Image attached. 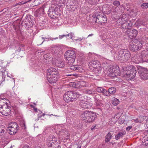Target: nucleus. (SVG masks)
Returning <instances> with one entry per match:
<instances>
[{
    "label": "nucleus",
    "instance_id": "1",
    "mask_svg": "<svg viewBox=\"0 0 148 148\" xmlns=\"http://www.w3.org/2000/svg\"><path fill=\"white\" fill-rule=\"evenodd\" d=\"M95 113L90 111H85L81 115L82 119L85 122L90 123L93 122L96 117Z\"/></svg>",
    "mask_w": 148,
    "mask_h": 148
},
{
    "label": "nucleus",
    "instance_id": "2",
    "mask_svg": "<svg viewBox=\"0 0 148 148\" xmlns=\"http://www.w3.org/2000/svg\"><path fill=\"white\" fill-rule=\"evenodd\" d=\"M81 95L78 92L75 91H69L66 92L63 96L64 100L69 102L76 100Z\"/></svg>",
    "mask_w": 148,
    "mask_h": 148
},
{
    "label": "nucleus",
    "instance_id": "3",
    "mask_svg": "<svg viewBox=\"0 0 148 148\" xmlns=\"http://www.w3.org/2000/svg\"><path fill=\"white\" fill-rule=\"evenodd\" d=\"M118 59L121 62H125L128 60L131 56L130 51L126 49H122L118 51Z\"/></svg>",
    "mask_w": 148,
    "mask_h": 148
},
{
    "label": "nucleus",
    "instance_id": "4",
    "mask_svg": "<svg viewBox=\"0 0 148 148\" xmlns=\"http://www.w3.org/2000/svg\"><path fill=\"white\" fill-rule=\"evenodd\" d=\"M64 57L68 63L70 65H72L76 58L75 52L73 50H68L65 52Z\"/></svg>",
    "mask_w": 148,
    "mask_h": 148
},
{
    "label": "nucleus",
    "instance_id": "5",
    "mask_svg": "<svg viewBox=\"0 0 148 148\" xmlns=\"http://www.w3.org/2000/svg\"><path fill=\"white\" fill-rule=\"evenodd\" d=\"M130 70H126L123 72L124 76L128 80L134 78L135 77L137 72L135 66L132 65L130 66Z\"/></svg>",
    "mask_w": 148,
    "mask_h": 148
},
{
    "label": "nucleus",
    "instance_id": "6",
    "mask_svg": "<svg viewBox=\"0 0 148 148\" xmlns=\"http://www.w3.org/2000/svg\"><path fill=\"white\" fill-rule=\"evenodd\" d=\"M137 69L141 79L144 80L148 79V70L146 68L138 66Z\"/></svg>",
    "mask_w": 148,
    "mask_h": 148
},
{
    "label": "nucleus",
    "instance_id": "7",
    "mask_svg": "<svg viewBox=\"0 0 148 148\" xmlns=\"http://www.w3.org/2000/svg\"><path fill=\"white\" fill-rule=\"evenodd\" d=\"M142 43L137 40H135L130 43L129 48L132 51H136L140 49L142 47Z\"/></svg>",
    "mask_w": 148,
    "mask_h": 148
},
{
    "label": "nucleus",
    "instance_id": "8",
    "mask_svg": "<svg viewBox=\"0 0 148 148\" xmlns=\"http://www.w3.org/2000/svg\"><path fill=\"white\" fill-rule=\"evenodd\" d=\"M18 125L16 123L11 122L9 124L7 130L10 134L13 135L15 134L18 131Z\"/></svg>",
    "mask_w": 148,
    "mask_h": 148
},
{
    "label": "nucleus",
    "instance_id": "9",
    "mask_svg": "<svg viewBox=\"0 0 148 148\" xmlns=\"http://www.w3.org/2000/svg\"><path fill=\"white\" fill-rule=\"evenodd\" d=\"M11 112L10 104L4 106L2 108H0V113L3 115L7 116L10 114Z\"/></svg>",
    "mask_w": 148,
    "mask_h": 148
},
{
    "label": "nucleus",
    "instance_id": "10",
    "mask_svg": "<svg viewBox=\"0 0 148 148\" xmlns=\"http://www.w3.org/2000/svg\"><path fill=\"white\" fill-rule=\"evenodd\" d=\"M56 8H54L51 6L49 8L48 11V14L49 17L53 19L57 18L58 16V12H57Z\"/></svg>",
    "mask_w": 148,
    "mask_h": 148
},
{
    "label": "nucleus",
    "instance_id": "11",
    "mask_svg": "<svg viewBox=\"0 0 148 148\" xmlns=\"http://www.w3.org/2000/svg\"><path fill=\"white\" fill-rule=\"evenodd\" d=\"M45 8V6L43 5L37 10L34 13L35 16L37 17H40L41 16H42V15L44 14V8Z\"/></svg>",
    "mask_w": 148,
    "mask_h": 148
},
{
    "label": "nucleus",
    "instance_id": "12",
    "mask_svg": "<svg viewBox=\"0 0 148 148\" xmlns=\"http://www.w3.org/2000/svg\"><path fill=\"white\" fill-rule=\"evenodd\" d=\"M59 76L58 74L55 75V76L51 75L49 77L48 76L47 77V79L48 82L51 84L56 82L58 81Z\"/></svg>",
    "mask_w": 148,
    "mask_h": 148
},
{
    "label": "nucleus",
    "instance_id": "13",
    "mask_svg": "<svg viewBox=\"0 0 148 148\" xmlns=\"http://www.w3.org/2000/svg\"><path fill=\"white\" fill-rule=\"evenodd\" d=\"M9 101L6 98H1L0 99V108H2L4 106H7V105H10Z\"/></svg>",
    "mask_w": 148,
    "mask_h": 148
},
{
    "label": "nucleus",
    "instance_id": "14",
    "mask_svg": "<svg viewBox=\"0 0 148 148\" xmlns=\"http://www.w3.org/2000/svg\"><path fill=\"white\" fill-rule=\"evenodd\" d=\"M90 64L93 68L97 69V70H100L101 69V65L97 60H92Z\"/></svg>",
    "mask_w": 148,
    "mask_h": 148
},
{
    "label": "nucleus",
    "instance_id": "15",
    "mask_svg": "<svg viewBox=\"0 0 148 148\" xmlns=\"http://www.w3.org/2000/svg\"><path fill=\"white\" fill-rule=\"evenodd\" d=\"M80 107L84 109H88L90 108L91 106L89 102L84 100H81L79 102Z\"/></svg>",
    "mask_w": 148,
    "mask_h": 148
},
{
    "label": "nucleus",
    "instance_id": "16",
    "mask_svg": "<svg viewBox=\"0 0 148 148\" xmlns=\"http://www.w3.org/2000/svg\"><path fill=\"white\" fill-rule=\"evenodd\" d=\"M132 60H134V61L136 64L143 62L142 53L141 55L136 54L133 57Z\"/></svg>",
    "mask_w": 148,
    "mask_h": 148
},
{
    "label": "nucleus",
    "instance_id": "17",
    "mask_svg": "<svg viewBox=\"0 0 148 148\" xmlns=\"http://www.w3.org/2000/svg\"><path fill=\"white\" fill-rule=\"evenodd\" d=\"M47 73L48 76L54 75L58 74V73L57 70L53 67L49 68L47 70Z\"/></svg>",
    "mask_w": 148,
    "mask_h": 148
},
{
    "label": "nucleus",
    "instance_id": "18",
    "mask_svg": "<svg viewBox=\"0 0 148 148\" xmlns=\"http://www.w3.org/2000/svg\"><path fill=\"white\" fill-rule=\"evenodd\" d=\"M128 32H129L128 35L131 39L136 37L138 33V31L135 29L128 30Z\"/></svg>",
    "mask_w": 148,
    "mask_h": 148
},
{
    "label": "nucleus",
    "instance_id": "19",
    "mask_svg": "<svg viewBox=\"0 0 148 148\" xmlns=\"http://www.w3.org/2000/svg\"><path fill=\"white\" fill-rule=\"evenodd\" d=\"M92 17L93 18V20L94 21H95V23L103 22L101 21V18H103L100 16V15L97 13L93 14L92 16ZM103 22L105 23V22L104 21Z\"/></svg>",
    "mask_w": 148,
    "mask_h": 148
},
{
    "label": "nucleus",
    "instance_id": "20",
    "mask_svg": "<svg viewBox=\"0 0 148 148\" xmlns=\"http://www.w3.org/2000/svg\"><path fill=\"white\" fill-rule=\"evenodd\" d=\"M96 90L99 93H102L105 96H109V94L108 92V91L103 88L101 87H98L97 88Z\"/></svg>",
    "mask_w": 148,
    "mask_h": 148
},
{
    "label": "nucleus",
    "instance_id": "21",
    "mask_svg": "<svg viewBox=\"0 0 148 148\" xmlns=\"http://www.w3.org/2000/svg\"><path fill=\"white\" fill-rule=\"evenodd\" d=\"M53 136L49 137L47 140V143L48 146L49 147L55 146L54 142H53Z\"/></svg>",
    "mask_w": 148,
    "mask_h": 148
},
{
    "label": "nucleus",
    "instance_id": "22",
    "mask_svg": "<svg viewBox=\"0 0 148 148\" xmlns=\"http://www.w3.org/2000/svg\"><path fill=\"white\" fill-rule=\"evenodd\" d=\"M52 59L50 54L48 53L44 55V60L45 62L47 63L51 61Z\"/></svg>",
    "mask_w": 148,
    "mask_h": 148
},
{
    "label": "nucleus",
    "instance_id": "23",
    "mask_svg": "<svg viewBox=\"0 0 148 148\" xmlns=\"http://www.w3.org/2000/svg\"><path fill=\"white\" fill-rule=\"evenodd\" d=\"M143 62H148V51H144L142 52Z\"/></svg>",
    "mask_w": 148,
    "mask_h": 148
},
{
    "label": "nucleus",
    "instance_id": "24",
    "mask_svg": "<svg viewBox=\"0 0 148 148\" xmlns=\"http://www.w3.org/2000/svg\"><path fill=\"white\" fill-rule=\"evenodd\" d=\"M107 73L108 75L112 77V76H113V73H114V70L113 66L112 65H110V66H109L108 68H107Z\"/></svg>",
    "mask_w": 148,
    "mask_h": 148
},
{
    "label": "nucleus",
    "instance_id": "25",
    "mask_svg": "<svg viewBox=\"0 0 148 148\" xmlns=\"http://www.w3.org/2000/svg\"><path fill=\"white\" fill-rule=\"evenodd\" d=\"M126 134L125 131H123L121 132H119L115 136V138L116 140H118L119 139L122 138L123 136Z\"/></svg>",
    "mask_w": 148,
    "mask_h": 148
},
{
    "label": "nucleus",
    "instance_id": "26",
    "mask_svg": "<svg viewBox=\"0 0 148 148\" xmlns=\"http://www.w3.org/2000/svg\"><path fill=\"white\" fill-rule=\"evenodd\" d=\"M6 128L5 126L3 125L0 126V136H4L6 133Z\"/></svg>",
    "mask_w": 148,
    "mask_h": 148
},
{
    "label": "nucleus",
    "instance_id": "27",
    "mask_svg": "<svg viewBox=\"0 0 148 148\" xmlns=\"http://www.w3.org/2000/svg\"><path fill=\"white\" fill-rule=\"evenodd\" d=\"M77 87H82L86 86L87 85L86 82L83 81H80L76 83L75 84Z\"/></svg>",
    "mask_w": 148,
    "mask_h": 148
},
{
    "label": "nucleus",
    "instance_id": "28",
    "mask_svg": "<svg viewBox=\"0 0 148 148\" xmlns=\"http://www.w3.org/2000/svg\"><path fill=\"white\" fill-rule=\"evenodd\" d=\"M56 65L60 68L63 67L65 66V62L62 60H59L57 62Z\"/></svg>",
    "mask_w": 148,
    "mask_h": 148
},
{
    "label": "nucleus",
    "instance_id": "29",
    "mask_svg": "<svg viewBox=\"0 0 148 148\" xmlns=\"http://www.w3.org/2000/svg\"><path fill=\"white\" fill-rule=\"evenodd\" d=\"M116 89L113 87L110 88L108 89V92L109 94V96H110V94H114L116 92Z\"/></svg>",
    "mask_w": 148,
    "mask_h": 148
},
{
    "label": "nucleus",
    "instance_id": "30",
    "mask_svg": "<svg viewBox=\"0 0 148 148\" xmlns=\"http://www.w3.org/2000/svg\"><path fill=\"white\" fill-rule=\"evenodd\" d=\"M144 120V116H140L135 119L134 120V121L136 123H141Z\"/></svg>",
    "mask_w": 148,
    "mask_h": 148
},
{
    "label": "nucleus",
    "instance_id": "31",
    "mask_svg": "<svg viewBox=\"0 0 148 148\" xmlns=\"http://www.w3.org/2000/svg\"><path fill=\"white\" fill-rule=\"evenodd\" d=\"M30 19L31 18L29 16H26L24 20L22 22L23 23H24L25 25H28V23H30V22L32 21H30ZM31 22L32 23V22Z\"/></svg>",
    "mask_w": 148,
    "mask_h": 148
},
{
    "label": "nucleus",
    "instance_id": "32",
    "mask_svg": "<svg viewBox=\"0 0 148 148\" xmlns=\"http://www.w3.org/2000/svg\"><path fill=\"white\" fill-rule=\"evenodd\" d=\"M113 73V76L112 78H114L115 77L119 76L120 75V71L119 69H116V70H114Z\"/></svg>",
    "mask_w": 148,
    "mask_h": 148
},
{
    "label": "nucleus",
    "instance_id": "33",
    "mask_svg": "<svg viewBox=\"0 0 148 148\" xmlns=\"http://www.w3.org/2000/svg\"><path fill=\"white\" fill-rule=\"evenodd\" d=\"M41 0H34L32 3V6H36L40 4L42 1Z\"/></svg>",
    "mask_w": 148,
    "mask_h": 148
},
{
    "label": "nucleus",
    "instance_id": "34",
    "mask_svg": "<svg viewBox=\"0 0 148 148\" xmlns=\"http://www.w3.org/2000/svg\"><path fill=\"white\" fill-rule=\"evenodd\" d=\"M112 137L111 133L109 132L106 135V137L105 141L106 142H109L110 140L111 139Z\"/></svg>",
    "mask_w": 148,
    "mask_h": 148
},
{
    "label": "nucleus",
    "instance_id": "35",
    "mask_svg": "<svg viewBox=\"0 0 148 148\" xmlns=\"http://www.w3.org/2000/svg\"><path fill=\"white\" fill-rule=\"evenodd\" d=\"M119 102V100L116 98H114L112 100V104L115 106H116L118 105Z\"/></svg>",
    "mask_w": 148,
    "mask_h": 148
},
{
    "label": "nucleus",
    "instance_id": "36",
    "mask_svg": "<svg viewBox=\"0 0 148 148\" xmlns=\"http://www.w3.org/2000/svg\"><path fill=\"white\" fill-rule=\"evenodd\" d=\"M88 2L91 4L95 5L97 3L99 0H87Z\"/></svg>",
    "mask_w": 148,
    "mask_h": 148
},
{
    "label": "nucleus",
    "instance_id": "37",
    "mask_svg": "<svg viewBox=\"0 0 148 148\" xmlns=\"http://www.w3.org/2000/svg\"><path fill=\"white\" fill-rule=\"evenodd\" d=\"M126 25L127 26V28H129L130 27H131L132 26V23L130 21H127L125 23L123 24V25Z\"/></svg>",
    "mask_w": 148,
    "mask_h": 148
},
{
    "label": "nucleus",
    "instance_id": "38",
    "mask_svg": "<svg viewBox=\"0 0 148 148\" xmlns=\"http://www.w3.org/2000/svg\"><path fill=\"white\" fill-rule=\"evenodd\" d=\"M142 141L144 145H148V140L145 137L142 139Z\"/></svg>",
    "mask_w": 148,
    "mask_h": 148
},
{
    "label": "nucleus",
    "instance_id": "39",
    "mask_svg": "<svg viewBox=\"0 0 148 148\" xmlns=\"http://www.w3.org/2000/svg\"><path fill=\"white\" fill-rule=\"evenodd\" d=\"M59 49V47L57 46H55L52 48L51 50L53 53H56Z\"/></svg>",
    "mask_w": 148,
    "mask_h": 148
},
{
    "label": "nucleus",
    "instance_id": "40",
    "mask_svg": "<svg viewBox=\"0 0 148 148\" xmlns=\"http://www.w3.org/2000/svg\"><path fill=\"white\" fill-rule=\"evenodd\" d=\"M123 5H122L120 6V7L116 6L114 8L113 10V12H118L119 11V8H121L122 6H123Z\"/></svg>",
    "mask_w": 148,
    "mask_h": 148
},
{
    "label": "nucleus",
    "instance_id": "41",
    "mask_svg": "<svg viewBox=\"0 0 148 148\" xmlns=\"http://www.w3.org/2000/svg\"><path fill=\"white\" fill-rule=\"evenodd\" d=\"M94 91L91 90H87L84 91V92L85 94H88L89 95L92 94L93 93Z\"/></svg>",
    "mask_w": 148,
    "mask_h": 148
},
{
    "label": "nucleus",
    "instance_id": "42",
    "mask_svg": "<svg viewBox=\"0 0 148 148\" xmlns=\"http://www.w3.org/2000/svg\"><path fill=\"white\" fill-rule=\"evenodd\" d=\"M141 7L143 8H147L148 7V3H144L141 5Z\"/></svg>",
    "mask_w": 148,
    "mask_h": 148
},
{
    "label": "nucleus",
    "instance_id": "43",
    "mask_svg": "<svg viewBox=\"0 0 148 148\" xmlns=\"http://www.w3.org/2000/svg\"><path fill=\"white\" fill-rule=\"evenodd\" d=\"M113 4L115 6H118L120 5V3L119 1L117 0L114 1L113 3Z\"/></svg>",
    "mask_w": 148,
    "mask_h": 148
},
{
    "label": "nucleus",
    "instance_id": "44",
    "mask_svg": "<svg viewBox=\"0 0 148 148\" xmlns=\"http://www.w3.org/2000/svg\"><path fill=\"white\" fill-rule=\"evenodd\" d=\"M24 50V48L23 45H21L19 46V49L17 50L18 52H19L21 50L23 51Z\"/></svg>",
    "mask_w": 148,
    "mask_h": 148
},
{
    "label": "nucleus",
    "instance_id": "45",
    "mask_svg": "<svg viewBox=\"0 0 148 148\" xmlns=\"http://www.w3.org/2000/svg\"><path fill=\"white\" fill-rule=\"evenodd\" d=\"M70 69L72 70H77V67H75L74 66H72L71 67H70Z\"/></svg>",
    "mask_w": 148,
    "mask_h": 148
},
{
    "label": "nucleus",
    "instance_id": "46",
    "mask_svg": "<svg viewBox=\"0 0 148 148\" xmlns=\"http://www.w3.org/2000/svg\"><path fill=\"white\" fill-rule=\"evenodd\" d=\"M69 36V34H68L66 35H63L60 36H59V38L60 39L62 38L63 37H66V36Z\"/></svg>",
    "mask_w": 148,
    "mask_h": 148
},
{
    "label": "nucleus",
    "instance_id": "47",
    "mask_svg": "<svg viewBox=\"0 0 148 148\" xmlns=\"http://www.w3.org/2000/svg\"><path fill=\"white\" fill-rule=\"evenodd\" d=\"M69 36H70V38L72 39L73 38L74 36V34L72 32H71L69 34Z\"/></svg>",
    "mask_w": 148,
    "mask_h": 148
},
{
    "label": "nucleus",
    "instance_id": "48",
    "mask_svg": "<svg viewBox=\"0 0 148 148\" xmlns=\"http://www.w3.org/2000/svg\"><path fill=\"white\" fill-rule=\"evenodd\" d=\"M14 29L16 31H18L20 29V28L19 26H17L14 27Z\"/></svg>",
    "mask_w": 148,
    "mask_h": 148
},
{
    "label": "nucleus",
    "instance_id": "49",
    "mask_svg": "<svg viewBox=\"0 0 148 148\" xmlns=\"http://www.w3.org/2000/svg\"><path fill=\"white\" fill-rule=\"evenodd\" d=\"M42 39H44V40H43L41 44H42L43 43V42L45 41H48L49 40V38H43L42 37Z\"/></svg>",
    "mask_w": 148,
    "mask_h": 148
},
{
    "label": "nucleus",
    "instance_id": "50",
    "mask_svg": "<svg viewBox=\"0 0 148 148\" xmlns=\"http://www.w3.org/2000/svg\"><path fill=\"white\" fill-rule=\"evenodd\" d=\"M34 110L35 112H38V111H39V113L40 112V113H41L42 112L41 111H40L39 110H38L37 108L35 107H34Z\"/></svg>",
    "mask_w": 148,
    "mask_h": 148
},
{
    "label": "nucleus",
    "instance_id": "51",
    "mask_svg": "<svg viewBox=\"0 0 148 148\" xmlns=\"http://www.w3.org/2000/svg\"><path fill=\"white\" fill-rule=\"evenodd\" d=\"M22 127L23 129H26V127L25 123L24 122H23V124L22 125Z\"/></svg>",
    "mask_w": 148,
    "mask_h": 148
},
{
    "label": "nucleus",
    "instance_id": "52",
    "mask_svg": "<svg viewBox=\"0 0 148 148\" xmlns=\"http://www.w3.org/2000/svg\"><path fill=\"white\" fill-rule=\"evenodd\" d=\"M132 128V127L131 126H128L126 128V130L127 131H129L130 129Z\"/></svg>",
    "mask_w": 148,
    "mask_h": 148
},
{
    "label": "nucleus",
    "instance_id": "53",
    "mask_svg": "<svg viewBox=\"0 0 148 148\" xmlns=\"http://www.w3.org/2000/svg\"><path fill=\"white\" fill-rule=\"evenodd\" d=\"M55 146L54 147H53V148H60V147L59 146V145L57 144H55Z\"/></svg>",
    "mask_w": 148,
    "mask_h": 148
},
{
    "label": "nucleus",
    "instance_id": "54",
    "mask_svg": "<svg viewBox=\"0 0 148 148\" xmlns=\"http://www.w3.org/2000/svg\"><path fill=\"white\" fill-rule=\"evenodd\" d=\"M31 1V0H30L29 1H22V2H21L20 3H21V4H24L26 3L27 2L29 1Z\"/></svg>",
    "mask_w": 148,
    "mask_h": 148
},
{
    "label": "nucleus",
    "instance_id": "55",
    "mask_svg": "<svg viewBox=\"0 0 148 148\" xmlns=\"http://www.w3.org/2000/svg\"><path fill=\"white\" fill-rule=\"evenodd\" d=\"M45 115V114L44 113H43L42 115H40V116H39L38 117V119H39V118H41V117L42 116H44Z\"/></svg>",
    "mask_w": 148,
    "mask_h": 148
},
{
    "label": "nucleus",
    "instance_id": "56",
    "mask_svg": "<svg viewBox=\"0 0 148 148\" xmlns=\"http://www.w3.org/2000/svg\"><path fill=\"white\" fill-rule=\"evenodd\" d=\"M103 17V18H101V20L102 19L103 21H104V20H105V21H106V18H105L104 16H103V17Z\"/></svg>",
    "mask_w": 148,
    "mask_h": 148
},
{
    "label": "nucleus",
    "instance_id": "57",
    "mask_svg": "<svg viewBox=\"0 0 148 148\" xmlns=\"http://www.w3.org/2000/svg\"><path fill=\"white\" fill-rule=\"evenodd\" d=\"M82 38H79V39H75V40L76 41H77L78 40L81 41V40H82Z\"/></svg>",
    "mask_w": 148,
    "mask_h": 148
},
{
    "label": "nucleus",
    "instance_id": "58",
    "mask_svg": "<svg viewBox=\"0 0 148 148\" xmlns=\"http://www.w3.org/2000/svg\"><path fill=\"white\" fill-rule=\"evenodd\" d=\"M29 146L28 145H25L23 148H29Z\"/></svg>",
    "mask_w": 148,
    "mask_h": 148
},
{
    "label": "nucleus",
    "instance_id": "59",
    "mask_svg": "<svg viewBox=\"0 0 148 148\" xmlns=\"http://www.w3.org/2000/svg\"><path fill=\"white\" fill-rule=\"evenodd\" d=\"M76 146H77L76 148H81V146H80L76 145Z\"/></svg>",
    "mask_w": 148,
    "mask_h": 148
},
{
    "label": "nucleus",
    "instance_id": "60",
    "mask_svg": "<svg viewBox=\"0 0 148 148\" xmlns=\"http://www.w3.org/2000/svg\"><path fill=\"white\" fill-rule=\"evenodd\" d=\"M113 47H114V48H116V47H118V45H116L115 46H113Z\"/></svg>",
    "mask_w": 148,
    "mask_h": 148
},
{
    "label": "nucleus",
    "instance_id": "61",
    "mask_svg": "<svg viewBox=\"0 0 148 148\" xmlns=\"http://www.w3.org/2000/svg\"><path fill=\"white\" fill-rule=\"evenodd\" d=\"M92 35H93V34H89V35L88 36V37L90 36H92Z\"/></svg>",
    "mask_w": 148,
    "mask_h": 148
},
{
    "label": "nucleus",
    "instance_id": "62",
    "mask_svg": "<svg viewBox=\"0 0 148 148\" xmlns=\"http://www.w3.org/2000/svg\"><path fill=\"white\" fill-rule=\"evenodd\" d=\"M93 127V128H91V130H94V127Z\"/></svg>",
    "mask_w": 148,
    "mask_h": 148
},
{
    "label": "nucleus",
    "instance_id": "63",
    "mask_svg": "<svg viewBox=\"0 0 148 148\" xmlns=\"http://www.w3.org/2000/svg\"><path fill=\"white\" fill-rule=\"evenodd\" d=\"M7 76L8 77H10V76H9L8 73H7Z\"/></svg>",
    "mask_w": 148,
    "mask_h": 148
},
{
    "label": "nucleus",
    "instance_id": "64",
    "mask_svg": "<svg viewBox=\"0 0 148 148\" xmlns=\"http://www.w3.org/2000/svg\"><path fill=\"white\" fill-rule=\"evenodd\" d=\"M54 39L55 40V39H58V37H56V38H54Z\"/></svg>",
    "mask_w": 148,
    "mask_h": 148
}]
</instances>
